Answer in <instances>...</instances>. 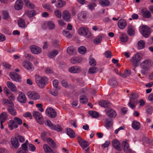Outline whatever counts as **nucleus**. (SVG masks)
I'll return each mask as SVG.
<instances>
[{
    "label": "nucleus",
    "mask_w": 153,
    "mask_h": 153,
    "mask_svg": "<svg viewBox=\"0 0 153 153\" xmlns=\"http://www.w3.org/2000/svg\"><path fill=\"white\" fill-rule=\"evenodd\" d=\"M77 140L79 145L83 149H85L88 146L89 144L88 142L80 137H78Z\"/></svg>",
    "instance_id": "obj_12"
},
{
    "label": "nucleus",
    "mask_w": 153,
    "mask_h": 153,
    "mask_svg": "<svg viewBox=\"0 0 153 153\" xmlns=\"http://www.w3.org/2000/svg\"><path fill=\"white\" fill-rule=\"evenodd\" d=\"M134 28L132 26H129L127 27V33L128 35L130 36H132L134 35Z\"/></svg>",
    "instance_id": "obj_33"
},
{
    "label": "nucleus",
    "mask_w": 153,
    "mask_h": 153,
    "mask_svg": "<svg viewBox=\"0 0 153 153\" xmlns=\"http://www.w3.org/2000/svg\"><path fill=\"white\" fill-rule=\"evenodd\" d=\"M11 142L12 146L15 149H17L19 146L18 140L16 138H13L11 139Z\"/></svg>",
    "instance_id": "obj_28"
},
{
    "label": "nucleus",
    "mask_w": 153,
    "mask_h": 153,
    "mask_svg": "<svg viewBox=\"0 0 153 153\" xmlns=\"http://www.w3.org/2000/svg\"><path fill=\"white\" fill-rule=\"evenodd\" d=\"M42 6L44 8L50 10L52 8V6L49 4H44L42 5Z\"/></svg>",
    "instance_id": "obj_61"
},
{
    "label": "nucleus",
    "mask_w": 153,
    "mask_h": 153,
    "mask_svg": "<svg viewBox=\"0 0 153 153\" xmlns=\"http://www.w3.org/2000/svg\"><path fill=\"white\" fill-rule=\"evenodd\" d=\"M35 78V82L40 88H43L48 84V79L45 76H42L39 75H36Z\"/></svg>",
    "instance_id": "obj_1"
},
{
    "label": "nucleus",
    "mask_w": 153,
    "mask_h": 153,
    "mask_svg": "<svg viewBox=\"0 0 153 153\" xmlns=\"http://www.w3.org/2000/svg\"><path fill=\"white\" fill-rule=\"evenodd\" d=\"M132 127L135 130H137L140 128V124L139 122L137 120H134L132 122Z\"/></svg>",
    "instance_id": "obj_29"
},
{
    "label": "nucleus",
    "mask_w": 153,
    "mask_h": 153,
    "mask_svg": "<svg viewBox=\"0 0 153 153\" xmlns=\"http://www.w3.org/2000/svg\"><path fill=\"white\" fill-rule=\"evenodd\" d=\"M24 1L25 3V5L28 8L30 9L34 8V5L33 3H31L28 0H24Z\"/></svg>",
    "instance_id": "obj_41"
},
{
    "label": "nucleus",
    "mask_w": 153,
    "mask_h": 153,
    "mask_svg": "<svg viewBox=\"0 0 153 153\" xmlns=\"http://www.w3.org/2000/svg\"><path fill=\"white\" fill-rule=\"evenodd\" d=\"M138 97V95L136 93H132L131 95L130 100L134 101V100L136 99Z\"/></svg>",
    "instance_id": "obj_58"
},
{
    "label": "nucleus",
    "mask_w": 153,
    "mask_h": 153,
    "mask_svg": "<svg viewBox=\"0 0 153 153\" xmlns=\"http://www.w3.org/2000/svg\"><path fill=\"white\" fill-rule=\"evenodd\" d=\"M7 85L8 88L11 91L14 93L17 92V88L15 85L12 82L8 81L7 83Z\"/></svg>",
    "instance_id": "obj_23"
},
{
    "label": "nucleus",
    "mask_w": 153,
    "mask_h": 153,
    "mask_svg": "<svg viewBox=\"0 0 153 153\" xmlns=\"http://www.w3.org/2000/svg\"><path fill=\"white\" fill-rule=\"evenodd\" d=\"M146 111L148 114L151 115L153 111V108L152 106H148L146 109Z\"/></svg>",
    "instance_id": "obj_51"
},
{
    "label": "nucleus",
    "mask_w": 153,
    "mask_h": 153,
    "mask_svg": "<svg viewBox=\"0 0 153 153\" xmlns=\"http://www.w3.org/2000/svg\"><path fill=\"white\" fill-rule=\"evenodd\" d=\"M141 59V54L137 53L133 56L131 60L132 64L134 66L137 67L138 66L140 63V61Z\"/></svg>",
    "instance_id": "obj_6"
},
{
    "label": "nucleus",
    "mask_w": 153,
    "mask_h": 153,
    "mask_svg": "<svg viewBox=\"0 0 153 153\" xmlns=\"http://www.w3.org/2000/svg\"><path fill=\"white\" fill-rule=\"evenodd\" d=\"M67 52L70 55H72L74 52V49L73 47H69L67 49Z\"/></svg>",
    "instance_id": "obj_60"
},
{
    "label": "nucleus",
    "mask_w": 153,
    "mask_h": 153,
    "mask_svg": "<svg viewBox=\"0 0 153 153\" xmlns=\"http://www.w3.org/2000/svg\"><path fill=\"white\" fill-rule=\"evenodd\" d=\"M105 111L106 114L110 118H114L117 115L116 111L112 108H109L105 109Z\"/></svg>",
    "instance_id": "obj_13"
},
{
    "label": "nucleus",
    "mask_w": 153,
    "mask_h": 153,
    "mask_svg": "<svg viewBox=\"0 0 153 153\" xmlns=\"http://www.w3.org/2000/svg\"><path fill=\"white\" fill-rule=\"evenodd\" d=\"M120 41L123 42H126L128 39L127 35L125 33H122L120 37Z\"/></svg>",
    "instance_id": "obj_38"
},
{
    "label": "nucleus",
    "mask_w": 153,
    "mask_h": 153,
    "mask_svg": "<svg viewBox=\"0 0 153 153\" xmlns=\"http://www.w3.org/2000/svg\"><path fill=\"white\" fill-rule=\"evenodd\" d=\"M7 113L5 112H2L0 115V121L5 122L7 119Z\"/></svg>",
    "instance_id": "obj_36"
},
{
    "label": "nucleus",
    "mask_w": 153,
    "mask_h": 153,
    "mask_svg": "<svg viewBox=\"0 0 153 153\" xmlns=\"http://www.w3.org/2000/svg\"><path fill=\"white\" fill-rule=\"evenodd\" d=\"M59 84V81L57 79H54L53 81V86L58 90L60 88V87L58 86Z\"/></svg>",
    "instance_id": "obj_53"
},
{
    "label": "nucleus",
    "mask_w": 153,
    "mask_h": 153,
    "mask_svg": "<svg viewBox=\"0 0 153 153\" xmlns=\"http://www.w3.org/2000/svg\"><path fill=\"white\" fill-rule=\"evenodd\" d=\"M142 140L144 143L149 144L150 142V140L149 138L146 137H144L142 138Z\"/></svg>",
    "instance_id": "obj_64"
},
{
    "label": "nucleus",
    "mask_w": 153,
    "mask_h": 153,
    "mask_svg": "<svg viewBox=\"0 0 153 153\" xmlns=\"http://www.w3.org/2000/svg\"><path fill=\"white\" fill-rule=\"evenodd\" d=\"M17 100L19 102L21 103H25L26 102L27 99L25 94L21 91L19 92Z\"/></svg>",
    "instance_id": "obj_14"
},
{
    "label": "nucleus",
    "mask_w": 153,
    "mask_h": 153,
    "mask_svg": "<svg viewBox=\"0 0 153 153\" xmlns=\"http://www.w3.org/2000/svg\"><path fill=\"white\" fill-rule=\"evenodd\" d=\"M43 148L45 153H54L51 148L47 144L43 145Z\"/></svg>",
    "instance_id": "obj_32"
},
{
    "label": "nucleus",
    "mask_w": 153,
    "mask_h": 153,
    "mask_svg": "<svg viewBox=\"0 0 153 153\" xmlns=\"http://www.w3.org/2000/svg\"><path fill=\"white\" fill-rule=\"evenodd\" d=\"M47 142L48 144L52 148H56V144L54 141L51 138L48 137L47 139Z\"/></svg>",
    "instance_id": "obj_27"
},
{
    "label": "nucleus",
    "mask_w": 153,
    "mask_h": 153,
    "mask_svg": "<svg viewBox=\"0 0 153 153\" xmlns=\"http://www.w3.org/2000/svg\"><path fill=\"white\" fill-rule=\"evenodd\" d=\"M58 53V52L57 50H53L48 53V56L50 58H52L56 56Z\"/></svg>",
    "instance_id": "obj_45"
},
{
    "label": "nucleus",
    "mask_w": 153,
    "mask_h": 153,
    "mask_svg": "<svg viewBox=\"0 0 153 153\" xmlns=\"http://www.w3.org/2000/svg\"><path fill=\"white\" fill-rule=\"evenodd\" d=\"M78 32L79 35L84 36H86L87 37H90L91 35L88 29L84 27H80L78 30Z\"/></svg>",
    "instance_id": "obj_5"
},
{
    "label": "nucleus",
    "mask_w": 153,
    "mask_h": 153,
    "mask_svg": "<svg viewBox=\"0 0 153 153\" xmlns=\"http://www.w3.org/2000/svg\"><path fill=\"white\" fill-rule=\"evenodd\" d=\"M122 146L124 151L126 153H136L130 149L128 143L126 141H123L122 142Z\"/></svg>",
    "instance_id": "obj_11"
},
{
    "label": "nucleus",
    "mask_w": 153,
    "mask_h": 153,
    "mask_svg": "<svg viewBox=\"0 0 153 153\" xmlns=\"http://www.w3.org/2000/svg\"><path fill=\"white\" fill-rule=\"evenodd\" d=\"M18 24L19 27L24 28L25 26V23L24 20L22 19H19L18 21Z\"/></svg>",
    "instance_id": "obj_46"
},
{
    "label": "nucleus",
    "mask_w": 153,
    "mask_h": 153,
    "mask_svg": "<svg viewBox=\"0 0 153 153\" xmlns=\"http://www.w3.org/2000/svg\"><path fill=\"white\" fill-rule=\"evenodd\" d=\"M97 71V68L94 67H92L90 68L88 70V72L90 74H94Z\"/></svg>",
    "instance_id": "obj_55"
},
{
    "label": "nucleus",
    "mask_w": 153,
    "mask_h": 153,
    "mask_svg": "<svg viewBox=\"0 0 153 153\" xmlns=\"http://www.w3.org/2000/svg\"><path fill=\"white\" fill-rule=\"evenodd\" d=\"M7 99H4L2 100V103L4 104L7 105L8 107L9 106L13 105L14 104L13 102Z\"/></svg>",
    "instance_id": "obj_42"
},
{
    "label": "nucleus",
    "mask_w": 153,
    "mask_h": 153,
    "mask_svg": "<svg viewBox=\"0 0 153 153\" xmlns=\"http://www.w3.org/2000/svg\"><path fill=\"white\" fill-rule=\"evenodd\" d=\"M68 71L71 73H77L80 72L81 69L79 67L72 66L69 68Z\"/></svg>",
    "instance_id": "obj_20"
},
{
    "label": "nucleus",
    "mask_w": 153,
    "mask_h": 153,
    "mask_svg": "<svg viewBox=\"0 0 153 153\" xmlns=\"http://www.w3.org/2000/svg\"><path fill=\"white\" fill-rule=\"evenodd\" d=\"M62 17L65 21L69 22L70 21L71 15L68 11L65 10L62 13Z\"/></svg>",
    "instance_id": "obj_18"
},
{
    "label": "nucleus",
    "mask_w": 153,
    "mask_h": 153,
    "mask_svg": "<svg viewBox=\"0 0 153 153\" xmlns=\"http://www.w3.org/2000/svg\"><path fill=\"white\" fill-rule=\"evenodd\" d=\"M45 113L48 117L52 118H55L57 115L56 111L51 107H49L46 109Z\"/></svg>",
    "instance_id": "obj_8"
},
{
    "label": "nucleus",
    "mask_w": 153,
    "mask_h": 153,
    "mask_svg": "<svg viewBox=\"0 0 153 153\" xmlns=\"http://www.w3.org/2000/svg\"><path fill=\"white\" fill-rule=\"evenodd\" d=\"M65 4V1L59 0L57 1L56 7L58 8H60L64 6Z\"/></svg>",
    "instance_id": "obj_50"
},
{
    "label": "nucleus",
    "mask_w": 153,
    "mask_h": 153,
    "mask_svg": "<svg viewBox=\"0 0 153 153\" xmlns=\"http://www.w3.org/2000/svg\"><path fill=\"white\" fill-rule=\"evenodd\" d=\"M71 62L73 64L78 63L81 62L82 59L80 57H74L72 58L71 59Z\"/></svg>",
    "instance_id": "obj_37"
},
{
    "label": "nucleus",
    "mask_w": 153,
    "mask_h": 153,
    "mask_svg": "<svg viewBox=\"0 0 153 153\" xmlns=\"http://www.w3.org/2000/svg\"><path fill=\"white\" fill-rule=\"evenodd\" d=\"M46 24L48 28L51 30H53L55 28V25L54 23L51 21L47 22Z\"/></svg>",
    "instance_id": "obj_39"
},
{
    "label": "nucleus",
    "mask_w": 153,
    "mask_h": 153,
    "mask_svg": "<svg viewBox=\"0 0 153 153\" xmlns=\"http://www.w3.org/2000/svg\"><path fill=\"white\" fill-rule=\"evenodd\" d=\"M79 100L81 103H85L88 102V100L86 96L84 95H81L79 97Z\"/></svg>",
    "instance_id": "obj_48"
},
{
    "label": "nucleus",
    "mask_w": 153,
    "mask_h": 153,
    "mask_svg": "<svg viewBox=\"0 0 153 153\" xmlns=\"http://www.w3.org/2000/svg\"><path fill=\"white\" fill-rule=\"evenodd\" d=\"M7 110L9 113L13 116H15L16 115V112L14 108V104L13 105L9 106Z\"/></svg>",
    "instance_id": "obj_26"
},
{
    "label": "nucleus",
    "mask_w": 153,
    "mask_h": 153,
    "mask_svg": "<svg viewBox=\"0 0 153 153\" xmlns=\"http://www.w3.org/2000/svg\"><path fill=\"white\" fill-rule=\"evenodd\" d=\"M153 63L150 60L146 59L143 61L141 63L140 66L143 69L142 73H144L152 66Z\"/></svg>",
    "instance_id": "obj_3"
},
{
    "label": "nucleus",
    "mask_w": 153,
    "mask_h": 153,
    "mask_svg": "<svg viewBox=\"0 0 153 153\" xmlns=\"http://www.w3.org/2000/svg\"><path fill=\"white\" fill-rule=\"evenodd\" d=\"M111 51H107L104 53L105 57L107 58H111Z\"/></svg>",
    "instance_id": "obj_63"
},
{
    "label": "nucleus",
    "mask_w": 153,
    "mask_h": 153,
    "mask_svg": "<svg viewBox=\"0 0 153 153\" xmlns=\"http://www.w3.org/2000/svg\"><path fill=\"white\" fill-rule=\"evenodd\" d=\"M127 23L124 19H120L118 22V26L120 29H124Z\"/></svg>",
    "instance_id": "obj_25"
},
{
    "label": "nucleus",
    "mask_w": 153,
    "mask_h": 153,
    "mask_svg": "<svg viewBox=\"0 0 153 153\" xmlns=\"http://www.w3.org/2000/svg\"><path fill=\"white\" fill-rule=\"evenodd\" d=\"M2 13L4 19L6 20L9 18L10 16L8 12L7 11H4Z\"/></svg>",
    "instance_id": "obj_57"
},
{
    "label": "nucleus",
    "mask_w": 153,
    "mask_h": 153,
    "mask_svg": "<svg viewBox=\"0 0 153 153\" xmlns=\"http://www.w3.org/2000/svg\"><path fill=\"white\" fill-rule=\"evenodd\" d=\"M89 114L93 118H97L99 117V114L98 112L94 111H90L88 112Z\"/></svg>",
    "instance_id": "obj_40"
},
{
    "label": "nucleus",
    "mask_w": 153,
    "mask_h": 153,
    "mask_svg": "<svg viewBox=\"0 0 153 153\" xmlns=\"http://www.w3.org/2000/svg\"><path fill=\"white\" fill-rule=\"evenodd\" d=\"M27 95L28 98L30 100H39L40 97L39 94L34 91L28 92Z\"/></svg>",
    "instance_id": "obj_7"
},
{
    "label": "nucleus",
    "mask_w": 153,
    "mask_h": 153,
    "mask_svg": "<svg viewBox=\"0 0 153 153\" xmlns=\"http://www.w3.org/2000/svg\"><path fill=\"white\" fill-rule=\"evenodd\" d=\"M23 3L22 0H17L15 2L14 8L17 10H20L23 8Z\"/></svg>",
    "instance_id": "obj_17"
},
{
    "label": "nucleus",
    "mask_w": 153,
    "mask_h": 153,
    "mask_svg": "<svg viewBox=\"0 0 153 153\" xmlns=\"http://www.w3.org/2000/svg\"><path fill=\"white\" fill-rule=\"evenodd\" d=\"M54 13L56 16L58 18H60L61 17L62 13L59 10H55Z\"/></svg>",
    "instance_id": "obj_62"
},
{
    "label": "nucleus",
    "mask_w": 153,
    "mask_h": 153,
    "mask_svg": "<svg viewBox=\"0 0 153 153\" xmlns=\"http://www.w3.org/2000/svg\"><path fill=\"white\" fill-rule=\"evenodd\" d=\"M45 124L52 130H54L58 132L61 131L62 130V128L58 124L55 125L53 124L49 120H47L46 121Z\"/></svg>",
    "instance_id": "obj_4"
},
{
    "label": "nucleus",
    "mask_w": 153,
    "mask_h": 153,
    "mask_svg": "<svg viewBox=\"0 0 153 153\" xmlns=\"http://www.w3.org/2000/svg\"><path fill=\"white\" fill-rule=\"evenodd\" d=\"M33 116L37 121L39 122H42L43 120L42 116V114L38 111H34L33 113Z\"/></svg>",
    "instance_id": "obj_19"
},
{
    "label": "nucleus",
    "mask_w": 153,
    "mask_h": 153,
    "mask_svg": "<svg viewBox=\"0 0 153 153\" xmlns=\"http://www.w3.org/2000/svg\"><path fill=\"white\" fill-rule=\"evenodd\" d=\"M139 12L142 14L143 17L146 18H149L151 17L150 12L146 8H141L139 9Z\"/></svg>",
    "instance_id": "obj_9"
},
{
    "label": "nucleus",
    "mask_w": 153,
    "mask_h": 153,
    "mask_svg": "<svg viewBox=\"0 0 153 153\" xmlns=\"http://www.w3.org/2000/svg\"><path fill=\"white\" fill-rule=\"evenodd\" d=\"M30 47L32 52L34 54H39L42 51L41 48L36 45H31Z\"/></svg>",
    "instance_id": "obj_15"
},
{
    "label": "nucleus",
    "mask_w": 153,
    "mask_h": 153,
    "mask_svg": "<svg viewBox=\"0 0 153 153\" xmlns=\"http://www.w3.org/2000/svg\"><path fill=\"white\" fill-rule=\"evenodd\" d=\"M108 83L113 87L117 86L118 84L116 79L115 78H113L110 79L108 82Z\"/></svg>",
    "instance_id": "obj_35"
},
{
    "label": "nucleus",
    "mask_w": 153,
    "mask_h": 153,
    "mask_svg": "<svg viewBox=\"0 0 153 153\" xmlns=\"http://www.w3.org/2000/svg\"><path fill=\"white\" fill-rule=\"evenodd\" d=\"M6 95L10 100L13 101L15 99V97L13 94L10 92L7 94Z\"/></svg>",
    "instance_id": "obj_59"
},
{
    "label": "nucleus",
    "mask_w": 153,
    "mask_h": 153,
    "mask_svg": "<svg viewBox=\"0 0 153 153\" xmlns=\"http://www.w3.org/2000/svg\"><path fill=\"white\" fill-rule=\"evenodd\" d=\"M87 13L86 11H83L79 13L77 16L78 19L80 20H83L87 17Z\"/></svg>",
    "instance_id": "obj_31"
},
{
    "label": "nucleus",
    "mask_w": 153,
    "mask_h": 153,
    "mask_svg": "<svg viewBox=\"0 0 153 153\" xmlns=\"http://www.w3.org/2000/svg\"><path fill=\"white\" fill-rule=\"evenodd\" d=\"M102 40V37L100 36H98L96 38L94 39L93 42L94 44H97L100 43L101 42Z\"/></svg>",
    "instance_id": "obj_54"
},
{
    "label": "nucleus",
    "mask_w": 153,
    "mask_h": 153,
    "mask_svg": "<svg viewBox=\"0 0 153 153\" xmlns=\"http://www.w3.org/2000/svg\"><path fill=\"white\" fill-rule=\"evenodd\" d=\"M112 145L114 149L119 151H120L122 149L120 146V143L117 139H114L112 141Z\"/></svg>",
    "instance_id": "obj_22"
},
{
    "label": "nucleus",
    "mask_w": 153,
    "mask_h": 153,
    "mask_svg": "<svg viewBox=\"0 0 153 153\" xmlns=\"http://www.w3.org/2000/svg\"><path fill=\"white\" fill-rule=\"evenodd\" d=\"M99 4L102 6L106 7L109 5L110 2L108 0H100Z\"/></svg>",
    "instance_id": "obj_43"
},
{
    "label": "nucleus",
    "mask_w": 153,
    "mask_h": 153,
    "mask_svg": "<svg viewBox=\"0 0 153 153\" xmlns=\"http://www.w3.org/2000/svg\"><path fill=\"white\" fill-rule=\"evenodd\" d=\"M78 51L79 53L83 54L86 53V49L85 47L81 46L78 48Z\"/></svg>",
    "instance_id": "obj_49"
},
{
    "label": "nucleus",
    "mask_w": 153,
    "mask_h": 153,
    "mask_svg": "<svg viewBox=\"0 0 153 153\" xmlns=\"http://www.w3.org/2000/svg\"><path fill=\"white\" fill-rule=\"evenodd\" d=\"M137 45L138 49L139 50H141L145 48V44L143 40H141L138 42Z\"/></svg>",
    "instance_id": "obj_44"
},
{
    "label": "nucleus",
    "mask_w": 153,
    "mask_h": 153,
    "mask_svg": "<svg viewBox=\"0 0 153 153\" xmlns=\"http://www.w3.org/2000/svg\"><path fill=\"white\" fill-rule=\"evenodd\" d=\"M99 104L101 107L105 108H109L111 106V104L109 102L105 100H102L99 102Z\"/></svg>",
    "instance_id": "obj_24"
},
{
    "label": "nucleus",
    "mask_w": 153,
    "mask_h": 153,
    "mask_svg": "<svg viewBox=\"0 0 153 153\" xmlns=\"http://www.w3.org/2000/svg\"><path fill=\"white\" fill-rule=\"evenodd\" d=\"M141 33L142 36L145 38H148L151 32L149 28L146 26H143Z\"/></svg>",
    "instance_id": "obj_10"
},
{
    "label": "nucleus",
    "mask_w": 153,
    "mask_h": 153,
    "mask_svg": "<svg viewBox=\"0 0 153 153\" xmlns=\"http://www.w3.org/2000/svg\"><path fill=\"white\" fill-rule=\"evenodd\" d=\"M26 14L29 17L31 18L36 15V12L34 10H28L26 12Z\"/></svg>",
    "instance_id": "obj_47"
},
{
    "label": "nucleus",
    "mask_w": 153,
    "mask_h": 153,
    "mask_svg": "<svg viewBox=\"0 0 153 153\" xmlns=\"http://www.w3.org/2000/svg\"><path fill=\"white\" fill-rule=\"evenodd\" d=\"M23 65L25 68L28 70H30L32 69V64L27 61L24 62L23 63Z\"/></svg>",
    "instance_id": "obj_30"
},
{
    "label": "nucleus",
    "mask_w": 153,
    "mask_h": 153,
    "mask_svg": "<svg viewBox=\"0 0 153 153\" xmlns=\"http://www.w3.org/2000/svg\"><path fill=\"white\" fill-rule=\"evenodd\" d=\"M22 123V121L21 119L17 117H15L13 119L9 121L8 123V127L11 130L14 128H16L18 127V124L21 125Z\"/></svg>",
    "instance_id": "obj_2"
},
{
    "label": "nucleus",
    "mask_w": 153,
    "mask_h": 153,
    "mask_svg": "<svg viewBox=\"0 0 153 153\" xmlns=\"http://www.w3.org/2000/svg\"><path fill=\"white\" fill-rule=\"evenodd\" d=\"M63 34L68 38H70L71 37L70 32L68 31L67 30H64L63 31Z\"/></svg>",
    "instance_id": "obj_56"
},
{
    "label": "nucleus",
    "mask_w": 153,
    "mask_h": 153,
    "mask_svg": "<svg viewBox=\"0 0 153 153\" xmlns=\"http://www.w3.org/2000/svg\"><path fill=\"white\" fill-rule=\"evenodd\" d=\"M66 131L67 134L70 138H73L75 137V133L72 129L70 128H67Z\"/></svg>",
    "instance_id": "obj_34"
},
{
    "label": "nucleus",
    "mask_w": 153,
    "mask_h": 153,
    "mask_svg": "<svg viewBox=\"0 0 153 153\" xmlns=\"http://www.w3.org/2000/svg\"><path fill=\"white\" fill-rule=\"evenodd\" d=\"M105 126L107 129H108L113 125L112 119L110 118H105Z\"/></svg>",
    "instance_id": "obj_16"
},
{
    "label": "nucleus",
    "mask_w": 153,
    "mask_h": 153,
    "mask_svg": "<svg viewBox=\"0 0 153 153\" xmlns=\"http://www.w3.org/2000/svg\"><path fill=\"white\" fill-rule=\"evenodd\" d=\"M96 4L93 3H91L88 5V7L89 9L91 11L94 10L95 7L96 6Z\"/></svg>",
    "instance_id": "obj_52"
},
{
    "label": "nucleus",
    "mask_w": 153,
    "mask_h": 153,
    "mask_svg": "<svg viewBox=\"0 0 153 153\" xmlns=\"http://www.w3.org/2000/svg\"><path fill=\"white\" fill-rule=\"evenodd\" d=\"M10 76L12 79L16 81H20L21 79L20 76L16 73L10 74Z\"/></svg>",
    "instance_id": "obj_21"
}]
</instances>
